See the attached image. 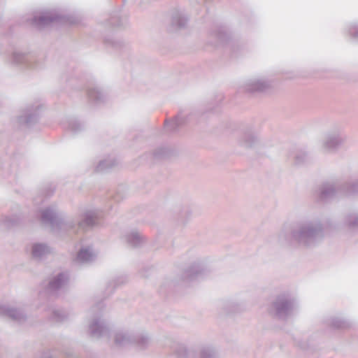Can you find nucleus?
I'll use <instances>...</instances> for the list:
<instances>
[{
  "mask_svg": "<svg viewBox=\"0 0 358 358\" xmlns=\"http://www.w3.org/2000/svg\"><path fill=\"white\" fill-rule=\"evenodd\" d=\"M186 122L184 117L177 116L171 121H166L165 123L166 128L169 131H176L180 127L182 126Z\"/></svg>",
  "mask_w": 358,
  "mask_h": 358,
  "instance_id": "18",
  "label": "nucleus"
},
{
  "mask_svg": "<svg viewBox=\"0 0 358 358\" xmlns=\"http://www.w3.org/2000/svg\"><path fill=\"white\" fill-rule=\"evenodd\" d=\"M324 238V227L320 218L307 217L297 221L290 234L282 230L278 239L282 244L296 243L300 246L311 248L317 245Z\"/></svg>",
  "mask_w": 358,
  "mask_h": 358,
  "instance_id": "1",
  "label": "nucleus"
},
{
  "mask_svg": "<svg viewBox=\"0 0 358 358\" xmlns=\"http://www.w3.org/2000/svg\"><path fill=\"white\" fill-rule=\"evenodd\" d=\"M164 155V154H162V155ZM160 156H161V155H160V154H158V155H157V157H160Z\"/></svg>",
  "mask_w": 358,
  "mask_h": 358,
  "instance_id": "28",
  "label": "nucleus"
},
{
  "mask_svg": "<svg viewBox=\"0 0 358 358\" xmlns=\"http://www.w3.org/2000/svg\"><path fill=\"white\" fill-rule=\"evenodd\" d=\"M0 314L7 315L18 322H21L24 319V315L21 310L12 308L8 305L0 306Z\"/></svg>",
  "mask_w": 358,
  "mask_h": 358,
  "instance_id": "13",
  "label": "nucleus"
},
{
  "mask_svg": "<svg viewBox=\"0 0 358 358\" xmlns=\"http://www.w3.org/2000/svg\"><path fill=\"white\" fill-rule=\"evenodd\" d=\"M54 318L57 321H62L64 319V315L61 310H55L53 313Z\"/></svg>",
  "mask_w": 358,
  "mask_h": 358,
  "instance_id": "26",
  "label": "nucleus"
},
{
  "mask_svg": "<svg viewBox=\"0 0 358 358\" xmlns=\"http://www.w3.org/2000/svg\"><path fill=\"white\" fill-rule=\"evenodd\" d=\"M177 358H199L201 350L199 346H189L186 348L183 345H178L174 349Z\"/></svg>",
  "mask_w": 358,
  "mask_h": 358,
  "instance_id": "11",
  "label": "nucleus"
},
{
  "mask_svg": "<svg viewBox=\"0 0 358 358\" xmlns=\"http://www.w3.org/2000/svg\"><path fill=\"white\" fill-rule=\"evenodd\" d=\"M88 331L90 336L95 338H108L109 327L100 315H96L89 324Z\"/></svg>",
  "mask_w": 358,
  "mask_h": 358,
  "instance_id": "7",
  "label": "nucleus"
},
{
  "mask_svg": "<svg viewBox=\"0 0 358 358\" xmlns=\"http://www.w3.org/2000/svg\"><path fill=\"white\" fill-rule=\"evenodd\" d=\"M309 157L306 152L298 151L294 157V162L297 165H303L308 162Z\"/></svg>",
  "mask_w": 358,
  "mask_h": 358,
  "instance_id": "21",
  "label": "nucleus"
},
{
  "mask_svg": "<svg viewBox=\"0 0 358 358\" xmlns=\"http://www.w3.org/2000/svg\"><path fill=\"white\" fill-rule=\"evenodd\" d=\"M295 309V301L287 294L278 296L272 304L273 313L280 320H287L292 317Z\"/></svg>",
  "mask_w": 358,
  "mask_h": 358,
  "instance_id": "5",
  "label": "nucleus"
},
{
  "mask_svg": "<svg viewBox=\"0 0 358 358\" xmlns=\"http://www.w3.org/2000/svg\"><path fill=\"white\" fill-rule=\"evenodd\" d=\"M114 344L117 348L134 346L138 350L145 349L150 344L148 336L131 330H117L113 334Z\"/></svg>",
  "mask_w": 358,
  "mask_h": 358,
  "instance_id": "3",
  "label": "nucleus"
},
{
  "mask_svg": "<svg viewBox=\"0 0 358 358\" xmlns=\"http://www.w3.org/2000/svg\"><path fill=\"white\" fill-rule=\"evenodd\" d=\"M329 325L335 329H345L350 327V323L341 317H335L329 322Z\"/></svg>",
  "mask_w": 358,
  "mask_h": 358,
  "instance_id": "20",
  "label": "nucleus"
},
{
  "mask_svg": "<svg viewBox=\"0 0 358 358\" xmlns=\"http://www.w3.org/2000/svg\"><path fill=\"white\" fill-rule=\"evenodd\" d=\"M101 213L96 209L86 210L82 215L81 220L76 223L73 220H65L59 214L56 206H51L42 210L41 214V221L48 224L53 231H76L78 229L87 230L99 223Z\"/></svg>",
  "mask_w": 358,
  "mask_h": 358,
  "instance_id": "2",
  "label": "nucleus"
},
{
  "mask_svg": "<svg viewBox=\"0 0 358 358\" xmlns=\"http://www.w3.org/2000/svg\"><path fill=\"white\" fill-rule=\"evenodd\" d=\"M258 142V135L255 131L252 125L248 124L241 130V133L238 139V143L241 146L245 148H251Z\"/></svg>",
  "mask_w": 358,
  "mask_h": 358,
  "instance_id": "8",
  "label": "nucleus"
},
{
  "mask_svg": "<svg viewBox=\"0 0 358 358\" xmlns=\"http://www.w3.org/2000/svg\"><path fill=\"white\" fill-rule=\"evenodd\" d=\"M343 195H358V179L352 180L345 184L343 183Z\"/></svg>",
  "mask_w": 358,
  "mask_h": 358,
  "instance_id": "16",
  "label": "nucleus"
},
{
  "mask_svg": "<svg viewBox=\"0 0 358 358\" xmlns=\"http://www.w3.org/2000/svg\"><path fill=\"white\" fill-rule=\"evenodd\" d=\"M69 282V275L66 272L53 276L49 281L48 291L54 293L64 289Z\"/></svg>",
  "mask_w": 358,
  "mask_h": 358,
  "instance_id": "10",
  "label": "nucleus"
},
{
  "mask_svg": "<svg viewBox=\"0 0 358 358\" xmlns=\"http://www.w3.org/2000/svg\"><path fill=\"white\" fill-rule=\"evenodd\" d=\"M123 238L126 243L131 246H138L143 241L142 236L137 231L129 232L124 236Z\"/></svg>",
  "mask_w": 358,
  "mask_h": 358,
  "instance_id": "17",
  "label": "nucleus"
},
{
  "mask_svg": "<svg viewBox=\"0 0 358 358\" xmlns=\"http://www.w3.org/2000/svg\"><path fill=\"white\" fill-rule=\"evenodd\" d=\"M346 137L341 125H334L326 131L321 141V148L325 153H335L344 143Z\"/></svg>",
  "mask_w": 358,
  "mask_h": 358,
  "instance_id": "4",
  "label": "nucleus"
},
{
  "mask_svg": "<svg viewBox=\"0 0 358 358\" xmlns=\"http://www.w3.org/2000/svg\"><path fill=\"white\" fill-rule=\"evenodd\" d=\"M201 266L199 263H194L190 265L185 272V278L187 280H192L199 275Z\"/></svg>",
  "mask_w": 358,
  "mask_h": 358,
  "instance_id": "19",
  "label": "nucleus"
},
{
  "mask_svg": "<svg viewBox=\"0 0 358 358\" xmlns=\"http://www.w3.org/2000/svg\"><path fill=\"white\" fill-rule=\"evenodd\" d=\"M343 195V183L338 180L322 183L317 192L318 200L327 202Z\"/></svg>",
  "mask_w": 358,
  "mask_h": 358,
  "instance_id": "6",
  "label": "nucleus"
},
{
  "mask_svg": "<svg viewBox=\"0 0 358 358\" xmlns=\"http://www.w3.org/2000/svg\"><path fill=\"white\" fill-rule=\"evenodd\" d=\"M114 165V162L110 159H104L100 161L98 165L96 166V171L97 172L103 171L108 168L112 167Z\"/></svg>",
  "mask_w": 358,
  "mask_h": 358,
  "instance_id": "24",
  "label": "nucleus"
},
{
  "mask_svg": "<svg viewBox=\"0 0 358 358\" xmlns=\"http://www.w3.org/2000/svg\"><path fill=\"white\" fill-rule=\"evenodd\" d=\"M39 107L31 106L23 110L17 119L20 127H30L38 120Z\"/></svg>",
  "mask_w": 358,
  "mask_h": 358,
  "instance_id": "9",
  "label": "nucleus"
},
{
  "mask_svg": "<svg viewBox=\"0 0 358 358\" xmlns=\"http://www.w3.org/2000/svg\"><path fill=\"white\" fill-rule=\"evenodd\" d=\"M48 358H51V357H48Z\"/></svg>",
  "mask_w": 358,
  "mask_h": 358,
  "instance_id": "29",
  "label": "nucleus"
},
{
  "mask_svg": "<svg viewBox=\"0 0 358 358\" xmlns=\"http://www.w3.org/2000/svg\"><path fill=\"white\" fill-rule=\"evenodd\" d=\"M343 223L352 232L358 230V213L353 211L347 213L344 217Z\"/></svg>",
  "mask_w": 358,
  "mask_h": 358,
  "instance_id": "15",
  "label": "nucleus"
},
{
  "mask_svg": "<svg viewBox=\"0 0 358 358\" xmlns=\"http://www.w3.org/2000/svg\"><path fill=\"white\" fill-rule=\"evenodd\" d=\"M96 253L90 246L82 247L78 252L77 260L80 262H89L94 259Z\"/></svg>",
  "mask_w": 358,
  "mask_h": 358,
  "instance_id": "14",
  "label": "nucleus"
},
{
  "mask_svg": "<svg viewBox=\"0 0 358 358\" xmlns=\"http://www.w3.org/2000/svg\"><path fill=\"white\" fill-rule=\"evenodd\" d=\"M299 346L302 348L303 350H308L309 348V345L304 342H299L298 343Z\"/></svg>",
  "mask_w": 358,
  "mask_h": 358,
  "instance_id": "27",
  "label": "nucleus"
},
{
  "mask_svg": "<svg viewBox=\"0 0 358 358\" xmlns=\"http://www.w3.org/2000/svg\"><path fill=\"white\" fill-rule=\"evenodd\" d=\"M83 127V125L80 122L75 119L70 120L66 126V128L73 133L80 131Z\"/></svg>",
  "mask_w": 358,
  "mask_h": 358,
  "instance_id": "23",
  "label": "nucleus"
},
{
  "mask_svg": "<svg viewBox=\"0 0 358 358\" xmlns=\"http://www.w3.org/2000/svg\"><path fill=\"white\" fill-rule=\"evenodd\" d=\"M203 358H220L217 352L211 346L203 348Z\"/></svg>",
  "mask_w": 358,
  "mask_h": 358,
  "instance_id": "22",
  "label": "nucleus"
},
{
  "mask_svg": "<svg viewBox=\"0 0 358 358\" xmlns=\"http://www.w3.org/2000/svg\"><path fill=\"white\" fill-rule=\"evenodd\" d=\"M102 92L103 91H89L88 96L92 101L94 102H99L101 101Z\"/></svg>",
  "mask_w": 358,
  "mask_h": 358,
  "instance_id": "25",
  "label": "nucleus"
},
{
  "mask_svg": "<svg viewBox=\"0 0 358 358\" xmlns=\"http://www.w3.org/2000/svg\"><path fill=\"white\" fill-rule=\"evenodd\" d=\"M51 252L50 248L45 243H34L31 245V257L37 260L42 259Z\"/></svg>",
  "mask_w": 358,
  "mask_h": 358,
  "instance_id": "12",
  "label": "nucleus"
}]
</instances>
